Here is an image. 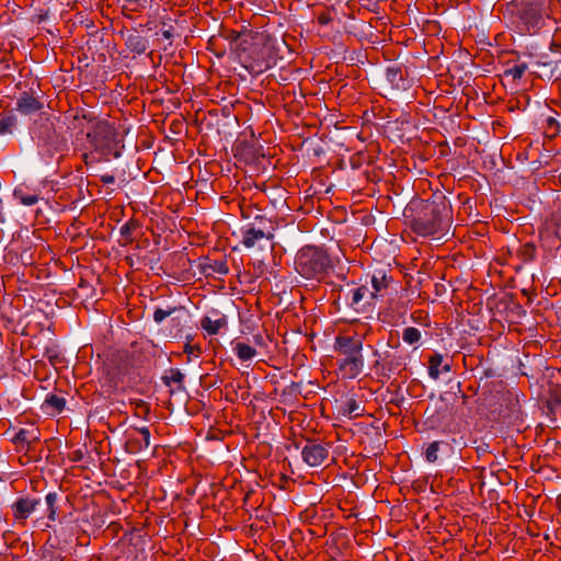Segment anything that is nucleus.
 I'll list each match as a JSON object with an SVG mask.
<instances>
[{"instance_id":"c85d7f7f","label":"nucleus","mask_w":561,"mask_h":561,"mask_svg":"<svg viewBox=\"0 0 561 561\" xmlns=\"http://www.w3.org/2000/svg\"><path fill=\"white\" fill-rule=\"evenodd\" d=\"M517 254L524 263L533 262L537 254L536 247L533 243H525L520 247Z\"/></svg>"},{"instance_id":"bb28decb","label":"nucleus","mask_w":561,"mask_h":561,"mask_svg":"<svg viewBox=\"0 0 561 561\" xmlns=\"http://www.w3.org/2000/svg\"><path fill=\"white\" fill-rule=\"evenodd\" d=\"M527 69H528L527 64H525V62L516 64L513 67L504 70V77L511 78L514 82H516L522 79V77L525 75Z\"/></svg>"},{"instance_id":"c756f323","label":"nucleus","mask_w":561,"mask_h":561,"mask_svg":"<svg viewBox=\"0 0 561 561\" xmlns=\"http://www.w3.org/2000/svg\"><path fill=\"white\" fill-rule=\"evenodd\" d=\"M371 285L374 288L375 298L377 297L378 293L386 289L388 286V278L383 272H378L373 275L371 278Z\"/></svg>"},{"instance_id":"b1692460","label":"nucleus","mask_w":561,"mask_h":561,"mask_svg":"<svg viewBox=\"0 0 561 561\" xmlns=\"http://www.w3.org/2000/svg\"><path fill=\"white\" fill-rule=\"evenodd\" d=\"M72 119L76 123L75 128H80L81 130L84 128V122L93 125L95 121H99L92 113H87L83 108H77Z\"/></svg>"},{"instance_id":"6ab92c4d","label":"nucleus","mask_w":561,"mask_h":561,"mask_svg":"<svg viewBox=\"0 0 561 561\" xmlns=\"http://www.w3.org/2000/svg\"><path fill=\"white\" fill-rule=\"evenodd\" d=\"M43 405L48 411V413H61L66 407V399L58 394L49 393L46 396Z\"/></svg>"},{"instance_id":"aec40b11","label":"nucleus","mask_w":561,"mask_h":561,"mask_svg":"<svg viewBox=\"0 0 561 561\" xmlns=\"http://www.w3.org/2000/svg\"><path fill=\"white\" fill-rule=\"evenodd\" d=\"M58 501L59 494L57 492H48L45 496L46 517L50 522H56L58 517Z\"/></svg>"},{"instance_id":"2f4dec72","label":"nucleus","mask_w":561,"mask_h":561,"mask_svg":"<svg viewBox=\"0 0 561 561\" xmlns=\"http://www.w3.org/2000/svg\"><path fill=\"white\" fill-rule=\"evenodd\" d=\"M181 311H184V308L183 307H172V308H169L168 310H164V309H161V308H157L153 312V321L156 323H161L162 321H164L168 317L174 314L175 312H181Z\"/></svg>"},{"instance_id":"423d86ee","label":"nucleus","mask_w":561,"mask_h":561,"mask_svg":"<svg viewBox=\"0 0 561 561\" xmlns=\"http://www.w3.org/2000/svg\"><path fill=\"white\" fill-rule=\"evenodd\" d=\"M87 138L93 151L98 152L104 161L122 156L124 146L121 145L117 131L110 122L95 121L87 133Z\"/></svg>"},{"instance_id":"f257e3e1","label":"nucleus","mask_w":561,"mask_h":561,"mask_svg":"<svg viewBox=\"0 0 561 561\" xmlns=\"http://www.w3.org/2000/svg\"><path fill=\"white\" fill-rule=\"evenodd\" d=\"M403 217L417 236L440 239L451 226V204L442 194L428 199L413 198L404 208Z\"/></svg>"},{"instance_id":"f03ea898","label":"nucleus","mask_w":561,"mask_h":561,"mask_svg":"<svg viewBox=\"0 0 561 561\" xmlns=\"http://www.w3.org/2000/svg\"><path fill=\"white\" fill-rule=\"evenodd\" d=\"M504 19L520 35L535 34L549 16L546 0H511L505 4Z\"/></svg>"},{"instance_id":"393cba45","label":"nucleus","mask_w":561,"mask_h":561,"mask_svg":"<svg viewBox=\"0 0 561 561\" xmlns=\"http://www.w3.org/2000/svg\"><path fill=\"white\" fill-rule=\"evenodd\" d=\"M13 196L20 204L25 206H32L38 202L36 193L26 192L24 188H15Z\"/></svg>"},{"instance_id":"4468645a","label":"nucleus","mask_w":561,"mask_h":561,"mask_svg":"<svg viewBox=\"0 0 561 561\" xmlns=\"http://www.w3.org/2000/svg\"><path fill=\"white\" fill-rule=\"evenodd\" d=\"M125 45L129 51L142 55L149 48V39L142 36L137 28H134L133 32L126 35Z\"/></svg>"},{"instance_id":"79ce46f5","label":"nucleus","mask_w":561,"mask_h":561,"mask_svg":"<svg viewBox=\"0 0 561 561\" xmlns=\"http://www.w3.org/2000/svg\"><path fill=\"white\" fill-rule=\"evenodd\" d=\"M547 123H548V125H549L550 127H552V126H558V125H559L558 121H557L556 118H553V117H549V118L547 119Z\"/></svg>"},{"instance_id":"c9c22d12","label":"nucleus","mask_w":561,"mask_h":561,"mask_svg":"<svg viewBox=\"0 0 561 561\" xmlns=\"http://www.w3.org/2000/svg\"><path fill=\"white\" fill-rule=\"evenodd\" d=\"M359 404L356 402V400L351 399L345 404V413H347L350 416L352 415H359Z\"/></svg>"},{"instance_id":"a211bd4d","label":"nucleus","mask_w":561,"mask_h":561,"mask_svg":"<svg viewBox=\"0 0 561 561\" xmlns=\"http://www.w3.org/2000/svg\"><path fill=\"white\" fill-rule=\"evenodd\" d=\"M217 318L213 319L209 316H205L201 320V327L205 330L209 335H215L220 332L221 329L227 327V317L225 314L216 313Z\"/></svg>"},{"instance_id":"412c9836","label":"nucleus","mask_w":561,"mask_h":561,"mask_svg":"<svg viewBox=\"0 0 561 561\" xmlns=\"http://www.w3.org/2000/svg\"><path fill=\"white\" fill-rule=\"evenodd\" d=\"M232 351L242 362L251 360L256 356V350L243 342L232 343Z\"/></svg>"},{"instance_id":"20e7f679","label":"nucleus","mask_w":561,"mask_h":561,"mask_svg":"<svg viewBox=\"0 0 561 561\" xmlns=\"http://www.w3.org/2000/svg\"><path fill=\"white\" fill-rule=\"evenodd\" d=\"M364 336L357 332L354 334H341L335 336L334 350L339 357L336 358L340 371L346 378H356L364 368L363 356Z\"/></svg>"},{"instance_id":"e433bc0d","label":"nucleus","mask_w":561,"mask_h":561,"mask_svg":"<svg viewBox=\"0 0 561 561\" xmlns=\"http://www.w3.org/2000/svg\"><path fill=\"white\" fill-rule=\"evenodd\" d=\"M184 353L187 355L199 356V354L202 353V348L198 344L192 345L191 343L187 342L184 345Z\"/></svg>"},{"instance_id":"cd10ccee","label":"nucleus","mask_w":561,"mask_h":561,"mask_svg":"<svg viewBox=\"0 0 561 561\" xmlns=\"http://www.w3.org/2000/svg\"><path fill=\"white\" fill-rule=\"evenodd\" d=\"M137 228H139V224L136 220H129L121 227L119 233L125 239L124 244H129L134 241L133 232Z\"/></svg>"},{"instance_id":"39448f33","label":"nucleus","mask_w":561,"mask_h":561,"mask_svg":"<svg viewBox=\"0 0 561 561\" xmlns=\"http://www.w3.org/2000/svg\"><path fill=\"white\" fill-rule=\"evenodd\" d=\"M332 268L333 259L322 247L305 245L295 256V270L306 279L321 282Z\"/></svg>"},{"instance_id":"5701e85b","label":"nucleus","mask_w":561,"mask_h":561,"mask_svg":"<svg viewBox=\"0 0 561 561\" xmlns=\"http://www.w3.org/2000/svg\"><path fill=\"white\" fill-rule=\"evenodd\" d=\"M162 381L168 387H170L172 383H176L178 390L184 389V374L179 368H170L167 371V374L162 377Z\"/></svg>"},{"instance_id":"a878e982","label":"nucleus","mask_w":561,"mask_h":561,"mask_svg":"<svg viewBox=\"0 0 561 561\" xmlns=\"http://www.w3.org/2000/svg\"><path fill=\"white\" fill-rule=\"evenodd\" d=\"M18 124V118L13 114H0V134H12Z\"/></svg>"},{"instance_id":"4be33fe9","label":"nucleus","mask_w":561,"mask_h":561,"mask_svg":"<svg viewBox=\"0 0 561 561\" xmlns=\"http://www.w3.org/2000/svg\"><path fill=\"white\" fill-rule=\"evenodd\" d=\"M386 78L389 83L396 89H403L404 88V76L403 71L400 67L393 66L388 67L386 70Z\"/></svg>"},{"instance_id":"9d476101","label":"nucleus","mask_w":561,"mask_h":561,"mask_svg":"<svg viewBox=\"0 0 561 561\" xmlns=\"http://www.w3.org/2000/svg\"><path fill=\"white\" fill-rule=\"evenodd\" d=\"M337 290V298H341L342 294H344L345 299L347 301L350 300L348 305L356 310L359 308L360 302L364 299H366L367 304H370V300L375 298V294L370 293L369 288L366 286L355 287L353 284L347 283L345 287L340 286Z\"/></svg>"},{"instance_id":"37998d69","label":"nucleus","mask_w":561,"mask_h":561,"mask_svg":"<svg viewBox=\"0 0 561 561\" xmlns=\"http://www.w3.org/2000/svg\"><path fill=\"white\" fill-rule=\"evenodd\" d=\"M141 408L144 409V412H145V413H148V412H149V408H148L146 404H144Z\"/></svg>"},{"instance_id":"72a5a7b5","label":"nucleus","mask_w":561,"mask_h":561,"mask_svg":"<svg viewBox=\"0 0 561 561\" xmlns=\"http://www.w3.org/2000/svg\"><path fill=\"white\" fill-rule=\"evenodd\" d=\"M243 35L240 32L233 30H227L224 32V37L229 42L230 49L232 46L242 37Z\"/></svg>"},{"instance_id":"58836bf2","label":"nucleus","mask_w":561,"mask_h":561,"mask_svg":"<svg viewBox=\"0 0 561 561\" xmlns=\"http://www.w3.org/2000/svg\"><path fill=\"white\" fill-rule=\"evenodd\" d=\"M100 181L103 184H114L115 183V176L108 173L102 174L100 176Z\"/></svg>"},{"instance_id":"6e6552de","label":"nucleus","mask_w":561,"mask_h":561,"mask_svg":"<svg viewBox=\"0 0 561 561\" xmlns=\"http://www.w3.org/2000/svg\"><path fill=\"white\" fill-rule=\"evenodd\" d=\"M274 227L270 219L257 216L253 222H250L240 229L241 243L247 249L259 245L263 240L272 241L274 239Z\"/></svg>"},{"instance_id":"f3484780","label":"nucleus","mask_w":561,"mask_h":561,"mask_svg":"<svg viewBox=\"0 0 561 561\" xmlns=\"http://www.w3.org/2000/svg\"><path fill=\"white\" fill-rule=\"evenodd\" d=\"M442 354L435 353L428 359V375L432 379L437 380L443 373H449L451 365L445 363Z\"/></svg>"},{"instance_id":"0eeeda50","label":"nucleus","mask_w":561,"mask_h":561,"mask_svg":"<svg viewBox=\"0 0 561 561\" xmlns=\"http://www.w3.org/2000/svg\"><path fill=\"white\" fill-rule=\"evenodd\" d=\"M251 46H252V44L249 41V38L243 35L232 46L231 50H233L237 54L239 60L242 62L244 68H247L250 72L262 73V72L266 71L267 69H270L274 62L271 57L265 56L266 48L265 47H260V48L255 47L253 51L256 53L257 56L256 57L247 56V51L250 49Z\"/></svg>"},{"instance_id":"7ed1b4c3","label":"nucleus","mask_w":561,"mask_h":561,"mask_svg":"<svg viewBox=\"0 0 561 561\" xmlns=\"http://www.w3.org/2000/svg\"><path fill=\"white\" fill-rule=\"evenodd\" d=\"M31 136L37 146L39 156L45 159H50L68 148V139L64 133V127L56 125L55 119L47 116H39L34 122Z\"/></svg>"},{"instance_id":"9b49d317","label":"nucleus","mask_w":561,"mask_h":561,"mask_svg":"<svg viewBox=\"0 0 561 561\" xmlns=\"http://www.w3.org/2000/svg\"><path fill=\"white\" fill-rule=\"evenodd\" d=\"M41 504V500L31 496H21L12 504V513L15 519L25 520L31 514H33L37 506Z\"/></svg>"},{"instance_id":"c03bdc74","label":"nucleus","mask_w":561,"mask_h":561,"mask_svg":"<svg viewBox=\"0 0 561 561\" xmlns=\"http://www.w3.org/2000/svg\"><path fill=\"white\" fill-rule=\"evenodd\" d=\"M88 157H89V154H88V153H84V154H83V158H84L85 163H88Z\"/></svg>"},{"instance_id":"ddd939ff","label":"nucleus","mask_w":561,"mask_h":561,"mask_svg":"<svg viewBox=\"0 0 561 561\" xmlns=\"http://www.w3.org/2000/svg\"><path fill=\"white\" fill-rule=\"evenodd\" d=\"M198 267L205 277H211L215 274L226 275L229 272L227 261L225 260H210L208 257H204L201 260Z\"/></svg>"},{"instance_id":"f704fd0d","label":"nucleus","mask_w":561,"mask_h":561,"mask_svg":"<svg viewBox=\"0 0 561 561\" xmlns=\"http://www.w3.org/2000/svg\"><path fill=\"white\" fill-rule=\"evenodd\" d=\"M138 433L141 435V443H139V448H148L150 445V431L148 427L137 428Z\"/></svg>"},{"instance_id":"1a4fd4ad","label":"nucleus","mask_w":561,"mask_h":561,"mask_svg":"<svg viewBox=\"0 0 561 561\" xmlns=\"http://www.w3.org/2000/svg\"><path fill=\"white\" fill-rule=\"evenodd\" d=\"M330 444L307 440L301 449V458L309 467H320L329 457Z\"/></svg>"},{"instance_id":"7c9ffc66","label":"nucleus","mask_w":561,"mask_h":561,"mask_svg":"<svg viewBox=\"0 0 561 561\" xmlns=\"http://www.w3.org/2000/svg\"><path fill=\"white\" fill-rule=\"evenodd\" d=\"M421 331L414 327H408L403 329L402 340L407 344L414 345L421 341Z\"/></svg>"},{"instance_id":"dca6fc26","label":"nucleus","mask_w":561,"mask_h":561,"mask_svg":"<svg viewBox=\"0 0 561 561\" xmlns=\"http://www.w3.org/2000/svg\"><path fill=\"white\" fill-rule=\"evenodd\" d=\"M450 449L449 443L445 440H434L424 447V458L427 462L435 463L438 461L439 453H447Z\"/></svg>"},{"instance_id":"473e14b6","label":"nucleus","mask_w":561,"mask_h":561,"mask_svg":"<svg viewBox=\"0 0 561 561\" xmlns=\"http://www.w3.org/2000/svg\"><path fill=\"white\" fill-rule=\"evenodd\" d=\"M142 8H145V0H124L125 11L138 12Z\"/></svg>"},{"instance_id":"ea45409f","label":"nucleus","mask_w":561,"mask_h":561,"mask_svg":"<svg viewBox=\"0 0 561 561\" xmlns=\"http://www.w3.org/2000/svg\"><path fill=\"white\" fill-rule=\"evenodd\" d=\"M253 340H254V342H255V344H256V345H260V346H263V345H264V337H263V335H261V334H255V335L253 336Z\"/></svg>"},{"instance_id":"f8f14e48","label":"nucleus","mask_w":561,"mask_h":561,"mask_svg":"<svg viewBox=\"0 0 561 561\" xmlns=\"http://www.w3.org/2000/svg\"><path fill=\"white\" fill-rule=\"evenodd\" d=\"M38 428H20L11 438V442L16 446V449L22 451L31 450L34 443L39 440Z\"/></svg>"},{"instance_id":"4c0bfd02","label":"nucleus","mask_w":561,"mask_h":561,"mask_svg":"<svg viewBox=\"0 0 561 561\" xmlns=\"http://www.w3.org/2000/svg\"><path fill=\"white\" fill-rule=\"evenodd\" d=\"M160 33L163 38L171 41L174 36V27L170 25L168 28L161 30Z\"/></svg>"},{"instance_id":"2eb2a0df","label":"nucleus","mask_w":561,"mask_h":561,"mask_svg":"<svg viewBox=\"0 0 561 561\" xmlns=\"http://www.w3.org/2000/svg\"><path fill=\"white\" fill-rule=\"evenodd\" d=\"M43 103L27 92H23L16 101V110L24 115H31L39 112Z\"/></svg>"},{"instance_id":"a19ab883","label":"nucleus","mask_w":561,"mask_h":561,"mask_svg":"<svg viewBox=\"0 0 561 561\" xmlns=\"http://www.w3.org/2000/svg\"><path fill=\"white\" fill-rule=\"evenodd\" d=\"M394 367V364H393V360H390V362H387L385 365H383V369H387L388 373H391L392 371V368ZM386 376H390L389 374H385Z\"/></svg>"}]
</instances>
